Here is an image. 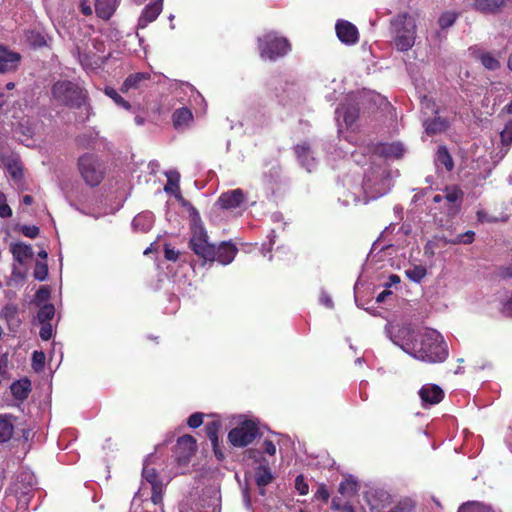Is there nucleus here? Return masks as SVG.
<instances>
[{
  "label": "nucleus",
  "mask_w": 512,
  "mask_h": 512,
  "mask_svg": "<svg viewBox=\"0 0 512 512\" xmlns=\"http://www.w3.org/2000/svg\"><path fill=\"white\" fill-rule=\"evenodd\" d=\"M400 347L412 357L428 363L443 362L448 356L447 345L435 330L423 333L419 343H405Z\"/></svg>",
  "instance_id": "obj_1"
},
{
  "label": "nucleus",
  "mask_w": 512,
  "mask_h": 512,
  "mask_svg": "<svg viewBox=\"0 0 512 512\" xmlns=\"http://www.w3.org/2000/svg\"><path fill=\"white\" fill-rule=\"evenodd\" d=\"M54 101L59 105L70 108H80L85 104L86 92L77 83L68 80H59L51 88Z\"/></svg>",
  "instance_id": "obj_2"
},
{
  "label": "nucleus",
  "mask_w": 512,
  "mask_h": 512,
  "mask_svg": "<svg viewBox=\"0 0 512 512\" xmlns=\"http://www.w3.org/2000/svg\"><path fill=\"white\" fill-rule=\"evenodd\" d=\"M192 217V236L190 239V248L196 255L206 261H215L216 246L208 242V235L201 224L199 213L193 209Z\"/></svg>",
  "instance_id": "obj_3"
},
{
  "label": "nucleus",
  "mask_w": 512,
  "mask_h": 512,
  "mask_svg": "<svg viewBox=\"0 0 512 512\" xmlns=\"http://www.w3.org/2000/svg\"><path fill=\"white\" fill-rule=\"evenodd\" d=\"M395 37L394 43L398 50L408 51L415 43L416 23L412 16L404 13L392 22Z\"/></svg>",
  "instance_id": "obj_4"
},
{
  "label": "nucleus",
  "mask_w": 512,
  "mask_h": 512,
  "mask_svg": "<svg viewBox=\"0 0 512 512\" xmlns=\"http://www.w3.org/2000/svg\"><path fill=\"white\" fill-rule=\"evenodd\" d=\"M259 50L262 58L274 61L288 53L290 44L286 38L278 37L274 33H268L259 39Z\"/></svg>",
  "instance_id": "obj_5"
},
{
  "label": "nucleus",
  "mask_w": 512,
  "mask_h": 512,
  "mask_svg": "<svg viewBox=\"0 0 512 512\" xmlns=\"http://www.w3.org/2000/svg\"><path fill=\"white\" fill-rule=\"evenodd\" d=\"M78 167L86 184L97 186L104 178V171L98 158L92 154H85L78 160Z\"/></svg>",
  "instance_id": "obj_6"
},
{
  "label": "nucleus",
  "mask_w": 512,
  "mask_h": 512,
  "mask_svg": "<svg viewBox=\"0 0 512 512\" xmlns=\"http://www.w3.org/2000/svg\"><path fill=\"white\" fill-rule=\"evenodd\" d=\"M258 435V427L253 421H244L239 426L233 428L228 439L233 446L245 447L249 445Z\"/></svg>",
  "instance_id": "obj_7"
},
{
  "label": "nucleus",
  "mask_w": 512,
  "mask_h": 512,
  "mask_svg": "<svg viewBox=\"0 0 512 512\" xmlns=\"http://www.w3.org/2000/svg\"><path fill=\"white\" fill-rule=\"evenodd\" d=\"M196 451V440L191 435L181 436L176 444V454L179 463L186 464Z\"/></svg>",
  "instance_id": "obj_8"
},
{
  "label": "nucleus",
  "mask_w": 512,
  "mask_h": 512,
  "mask_svg": "<svg viewBox=\"0 0 512 512\" xmlns=\"http://www.w3.org/2000/svg\"><path fill=\"white\" fill-rule=\"evenodd\" d=\"M338 39L347 45L357 43L359 39L358 29L355 25L346 20H338L335 26Z\"/></svg>",
  "instance_id": "obj_9"
},
{
  "label": "nucleus",
  "mask_w": 512,
  "mask_h": 512,
  "mask_svg": "<svg viewBox=\"0 0 512 512\" xmlns=\"http://www.w3.org/2000/svg\"><path fill=\"white\" fill-rule=\"evenodd\" d=\"M294 151L301 166L308 172H312L316 163L310 144L307 142H301L294 147Z\"/></svg>",
  "instance_id": "obj_10"
},
{
  "label": "nucleus",
  "mask_w": 512,
  "mask_h": 512,
  "mask_svg": "<svg viewBox=\"0 0 512 512\" xmlns=\"http://www.w3.org/2000/svg\"><path fill=\"white\" fill-rule=\"evenodd\" d=\"M245 200L244 192L241 189H234L222 193L218 198V204L223 209H234L239 207Z\"/></svg>",
  "instance_id": "obj_11"
},
{
  "label": "nucleus",
  "mask_w": 512,
  "mask_h": 512,
  "mask_svg": "<svg viewBox=\"0 0 512 512\" xmlns=\"http://www.w3.org/2000/svg\"><path fill=\"white\" fill-rule=\"evenodd\" d=\"M20 59V54L0 46V73H8L16 70Z\"/></svg>",
  "instance_id": "obj_12"
},
{
  "label": "nucleus",
  "mask_w": 512,
  "mask_h": 512,
  "mask_svg": "<svg viewBox=\"0 0 512 512\" xmlns=\"http://www.w3.org/2000/svg\"><path fill=\"white\" fill-rule=\"evenodd\" d=\"M366 498L372 511L383 509L391 503L390 494L382 489L369 491Z\"/></svg>",
  "instance_id": "obj_13"
},
{
  "label": "nucleus",
  "mask_w": 512,
  "mask_h": 512,
  "mask_svg": "<svg viewBox=\"0 0 512 512\" xmlns=\"http://www.w3.org/2000/svg\"><path fill=\"white\" fill-rule=\"evenodd\" d=\"M505 0H474L473 9L482 14L495 15L505 7Z\"/></svg>",
  "instance_id": "obj_14"
},
{
  "label": "nucleus",
  "mask_w": 512,
  "mask_h": 512,
  "mask_svg": "<svg viewBox=\"0 0 512 512\" xmlns=\"http://www.w3.org/2000/svg\"><path fill=\"white\" fill-rule=\"evenodd\" d=\"M425 133L433 136L446 131L449 127V122L440 116L428 117L423 121Z\"/></svg>",
  "instance_id": "obj_15"
},
{
  "label": "nucleus",
  "mask_w": 512,
  "mask_h": 512,
  "mask_svg": "<svg viewBox=\"0 0 512 512\" xmlns=\"http://www.w3.org/2000/svg\"><path fill=\"white\" fill-rule=\"evenodd\" d=\"M237 251V247L234 244L222 242L218 247H216L215 260L223 265H227L234 260Z\"/></svg>",
  "instance_id": "obj_16"
},
{
  "label": "nucleus",
  "mask_w": 512,
  "mask_h": 512,
  "mask_svg": "<svg viewBox=\"0 0 512 512\" xmlns=\"http://www.w3.org/2000/svg\"><path fill=\"white\" fill-rule=\"evenodd\" d=\"M419 396L424 403L437 404L443 398V391L437 385H425L420 389Z\"/></svg>",
  "instance_id": "obj_17"
},
{
  "label": "nucleus",
  "mask_w": 512,
  "mask_h": 512,
  "mask_svg": "<svg viewBox=\"0 0 512 512\" xmlns=\"http://www.w3.org/2000/svg\"><path fill=\"white\" fill-rule=\"evenodd\" d=\"M163 0H156L147 5L139 18V26L145 27L148 23L153 22L162 11Z\"/></svg>",
  "instance_id": "obj_18"
},
{
  "label": "nucleus",
  "mask_w": 512,
  "mask_h": 512,
  "mask_svg": "<svg viewBox=\"0 0 512 512\" xmlns=\"http://www.w3.org/2000/svg\"><path fill=\"white\" fill-rule=\"evenodd\" d=\"M116 9L115 0H96L95 11L98 17L108 20Z\"/></svg>",
  "instance_id": "obj_19"
},
{
  "label": "nucleus",
  "mask_w": 512,
  "mask_h": 512,
  "mask_svg": "<svg viewBox=\"0 0 512 512\" xmlns=\"http://www.w3.org/2000/svg\"><path fill=\"white\" fill-rule=\"evenodd\" d=\"M149 79H150L149 73L138 72V73L131 74L125 79L121 90L123 92H127L130 89H137L140 87L142 82L149 80Z\"/></svg>",
  "instance_id": "obj_20"
},
{
  "label": "nucleus",
  "mask_w": 512,
  "mask_h": 512,
  "mask_svg": "<svg viewBox=\"0 0 512 512\" xmlns=\"http://www.w3.org/2000/svg\"><path fill=\"white\" fill-rule=\"evenodd\" d=\"M14 433L12 416L0 415V444L9 441Z\"/></svg>",
  "instance_id": "obj_21"
},
{
  "label": "nucleus",
  "mask_w": 512,
  "mask_h": 512,
  "mask_svg": "<svg viewBox=\"0 0 512 512\" xmlns=\"http://www.w3.org/2000/svg\"><path fill=\"white\" fill-rule=\"evenodd\" d=\"M31 391V383L28 379H22L11 385L12 395L18 400H25Z\"/></svg>",
  "instance_id": "obj_22"
},
{
  "label": "nucleus",
  "mask_w": 512,
  "mask_h": 512,
  "mask_svg": "<svg viewBox=\"0 0 512 512\" xmlns=\"http://www.w3.org/2000/svg\"><path fill=\"white\" fill-rule=\"evenodd\" d=\"M273 480L268 464H260L255 471V481L259 487H265Z\"/></svg>",
  "instance_id": "obj_23"
},
{
  "label": "nucleus",
  "mask_w": 512,
  "mask_h": 512,
  "mask_svg": "<svg viewBox=\"0 0 512 512\" xmlns=\"http://www.w3.org/2000/svg\"><path fill=\"white\" fill-rule=\"evenodd\" d=\"M11 251H12L14 258L19 263H24L27 259H29L33 256L32 247L30 245H26L23 243L14 244L11 247Z\"/></svg>",
  "instance_id": "obj_24"
},
{
  "label": "nucleus",
  "mask_w": 512,
  "mask_h": 512,
  "mask_svg": "<svg viewBox=\"0 0 512 512\" xmlns=\"http://www.w3.org/2000/svg\"><path fill=\"white\" fill-rule=\"evenodd\" d=\"M173 124L176 129L186 127L192 121L193 115L189 109L181 108L173 113Z\"/></svg>",
  "instance_id": "obj_25"
},
{
  "label": "nucleus",
  "mask_w": 512,
  "mask_h": 512,
  "mask_svg": "<svg viewBox=\"0 0 512 512\" xmlns=\"http://www.w3.org/2000/svg\"><path fill=\"white\" fill-rule=\"evenodd\" d=\"M436 165H443L447 171H451L454 168V162L445 146H440L436 153L435 158Z\"/></svg>",
  "instance_id": "obj_26"
},
{
  "label": "nucleus",
  "mask_w": 512,
  "mask_h": 512,
  "mask_svg": "<svg viewBox=\"0 0 512 512\" xmlns=\"http://www.w3.org/2000/svg\"><path fill=\"white\" fill-rule=\"evenodd\" d=\"M337 118L343 117L347 126H351L358 117V109L354 106H342L336 110Z\"/></svg>",
  "instance_id": "obj_27"
},
{
  "label": "nucleus",
  "mask_w": 512,
  "mask_h": 512,
  "mask_svg": "<svg viewBox=\"0 0 512 512\" xmlns=\"http://www.w3.org/2000/svg\"><path fill=\"white\" fill-rule=\"evenodd\" d=\"M220 428V423L217 421H213L211 423H208L205 427L207 437L210 439L212 446L214 448L215 454L218 458L223 457L221 453H218L217 446H218V430Z\"/></svg>",
  "instance_id": "obj_28"
},
{
  "label": "nucleus",
  "mask_w": 512,
  "mask_h": 512,
  "mask_svg": "<svg viewBox=\"0 0 512 512\" xmlns=\"http://www.w3.org/2000/svg\"><path fill=\"white\" fill-rule=\"evenodd\" d=\"M458 512H494V510L483 503L471 501L462 504L459 507Z\"/></svg>",
  "instance_id": "obj_29"
},
{
  "label": "nucleus",
  "mask_w": 512,
  "mask_h": 512,
  "mask_svg": "<svg viewBox=\"0 0 512 512\" xmlns=\"http://www.w3.org/2000/svg\"><path fill=\"white\" fill-rule=\"evenodd\" d=\"M142 476L149 484H151V488L156 487V489H158V487L162 485L156 470L148 465L144 466Z\"/></svg>",
  "instance_id": "obj_30"
},
{
  "label": "nucleus",
  "mask_w": 512,
  "mask_h": 512,
  "mask_svg": "<svg viewBox=\"0 0 512 512\" xmlns=\"http://www.w3.org/2000/svg\"><path fill=\"white\" fill-rule=\"evenodd\" d=\"M404 149L400 143H392L383 145L381 153L386 157L399 158L403 155Z\"/></svg>",
  "instance_id": "obj_31"
},
{
  "label": "nucleus",
  "mask_w": 512,
  "mask_h": 512,
  "mask_svg": "<svg viewBox=\"0 0 512 512\" xmlns=\"http://www.w3.org/2000/svg\"><path fill=\"white\" fill-rule=\"evenodd\" d=\"M426 268L424 266L418 265L413 266L405 271L406 276L414 281L419 283L426 276Z\"/></svg>",
  "instance_id": "obj_32"
},
{
  "label": "nucleus",
  "mask_w": 512,
  "mask_h": 512,
  "mask_svg": "<svg viewBox=\"0 0 512 512\" xmlns=\"http://www.w3.org/2000/svg\"><path fill=\"white\" fill-rule=\"evenodd\" d=\"M481 64L488 70H496L500 67V62L491 53H483L479 57Z\"/></svg>",
  "instance_id": "obj_33"
},
{
  "label": "nucleus",
  "mask_w": 512,
  "mask_h": 512,
  "mask_svg": "<svg viewBox=\"0 0 512 512\" xmlns=\"http://www.w3.org/2000/svg\"><path fill=\"white\" fill-rule=\"evenodd\" d=\"M54 314V306L52 304H46L40 308L37 317L40 323H49L48 321L54 317Z\"/></svg>",
  "instance_id": "obj_34"
},
{
  "label": "nucleus",
  "mask_w": 512,
  "mask_h": 512,
  "mask_svg": "<svg viewBox=\"0 0 512 512\" xmlns=\"http://www.w3.org/2000/svg\"><path fill=\"white\" fill-rule=\"evenodd\" d=\"M457 18L458 13L447 11L439 17L438 23L442 29H446L451 27L455 23Z\"/></svg>",
  "instance_id": "obj_35"
},
{
  "label": "nucleus",
  "mask_w": 512,
  "mask_h": 512,
  "mask_svg": "<svg viewBox=\"0 0 512 512\" xmlns=\"http://www.w3.org/2000/svg\"><path fill=\"white\" fill-rule=\"evenodd\" d=\"M106 95H108L113 101L123 107L126 110L131 109V105L128 101H126L115 89L113 88H106L105 90Z\"/></svg>",
  "instance_id": "obj_36"
},
{
  "label": "nucleus",
  "mask_w": 512,
  "mask_h": 512,
  "mask_svg": "<svg viewBox=\"0 0 512 512\" xmlns=\"http://www.w3.org/2000/svg\"><path fill=\"white\" fill-rule=\"evenodd\" d=\"M463 197V192L458 187H451L446 189V194L444 198L450 204H456L457 202H461Z\"/></svg>",
  "instance_id": "obj_37"
},
{
  "label": "nucleus",
  "mask_w": 512,
  "mask_h": 512,
  "mask_svg": "<svg viewBox=\"0 0 512 512\" xmlns=\"http://www.w3.org/2000/svg\"><path fill=\"white\" fill-rule=\"evenodd\" d=\"M33 275L35 279L44 281L48 275V265L46 261H37L35 264Z\"/></svg>",
  "instance_id": "obj_38"
},
{
  "label": "nucleus",
  "mask_w": 512,
  "mask_h": 512,
  "mask_svg": "<svg viewBox=\"0 0 512 512\" xmlns=\"http://www.w3.org/2000/svg\"><path fill=\"white\" fill-rule=\"evenodd\" d=\"M166 176L168 178V182L165 185V188H164L165 191L169 192L173 188H177L178 189V183H179V179H180L179 173L177 171H175V170H172V171L167 172Z\"/></svg>",
  "instance_id": "obj_39"
},
{
  "label": "nucleus",
  "mask_w": 512,
  "mask_h": 512,
  "mask_svg": "<svg viewBox=\"0 0 512 512\" xmlns=\"http://www.w3.org/2000/svg\"><path fill=\"white\" fill-rule=\"evenodd\" d=\"M45 364V354L42 351H34L32 355V367L35 371L43 369Z\"/></svg>",
  "instance_id": "obj_40"
},
{
  "label": "nucleus",
  "mask_w": 512,
  "mask_h": 512,
  "mask_svg": "<svg viewBox=\"0 0 512 512\" xmlns=\"http://www.w3.org/2000/svg\"><path fill=\"white\" fill-rule=\"evenodd\" d=\"M501 142L506 145L510 146L512 144V121L508 122L501 132Z\"/></svg>",
  "instance_id": "obj_41"
},
{
  "label": "nucleus",
  "mask_w": 512,
  "mask_h": 512,
  "mask_svg": "<svg viewBox=\"0 0 512 512\" xmlns=\"http://www.w3.org/2000/svg\"><path fill=\"white\" fill-rule=\"evenodd\" d=\"M356 490H357V484L353 481L342 482L339 485V492L341 494L352 495V494L356 493Z\"/></svg>",
  "instance_id": "obj_42"
},
{
  "label": "nucleus",
  "mask_w": 512,
  "mask_h": 512,
  "mask_svg": "<svg viewBox=\"0 0 512 512\" xmlns=\"http://www.w3.org/2000/svg\"><path fill=\"white\" fill-rule=\"evenodd\" d=\"M12 215L10 206L6 203V196L0 192V217L8 218Z\"/></svg>",
  "instance_id": "obj_43"
},
{
  "label": "nucleus",
  "mask_w": 512,
  "mask_h": 512,
  "mask_svg": "<svg viewBox=\"0 0 512 512\" xmlns=\"http://www.w3.org/2000/svg\"><path fill=\"white\" fill-rule=\"evenodd\" d=\"M413 503L410 500L400 501L394 508L389 512H411L413 510Z\"/></svg>",
  "instance_id": "obj_44"
},
{
  "label": "nucleus",
  "mask_w": 512,
  "mask_h": 512,
  "mask_svg": "<svg viewBox=\"0 0 512 512\" xmlns=\"http://www.w3.org/2000/svg\"><path fill=\"white\" fill-rule=\"evenodd\" d=\"M421 108L425 115L429 116L430 114H437V110L435 109V103L427 98H424L421 102Z\"/></svg>",
  "instance_id": "obj_45"
},
{
  "label": "nucleus",
  "mask_w": 512,
  "mask_h": 512,
  "mask_svg": "<svg viewBox=\"0 0 512 512\" xmlns=\"http://www.w3.org/2000/svg\"><path fill=\"white\" fill-rule=\"evenodd\" d=\"M473 240H474V232L467 231L464 234L457 235V237L452 241V243H454V244H457V243L470 244L473 242Z\"/></svg>",
  "instance_id": "obj_46"
},
{
  "label": "nucleus",
  "mask_w": 512,
  "mask_h": 512,
  "mask_svg": "<svg viewBox=\"0 0 512 512\" xmlns=\"http://www.w3.org/2000/svg\"><path fill=\"white\" fill-rule=\"evenodd\" d=\"M50 297V290L46 286H42L35 294V301L37 303L45 302Z\"/></svg>",
  "instance_id": "obj_47"
},
{
  "label": "nucleus",
  "mask_w": 512,
  "mask_h": 512,
  "mask_svg": "<svg viewBox=\"0 0 512 512\" xmlns=\"http://www.w3.org/2000/svg\"><path fill=\"white\" fill-rule=\"evenodd\" d=\"M295 488L301 495H306L308 493V484L305 482L302 475L296 477Z\"/></svg>",
  "instance_id": "obj_48"
},
{
  "label": "nucleus",
  "mask_w": 512,
  "mask_h": 512,
  "mask_svg": "<svg viewBox=\"0 0 512 512\" xmlns=\"http://www.w3.org/2000/svg\"><path fill=\"white\" fill-rule=\"evenodd\" d=\"M21 232L29 238H36L39 234V228L37 226L24 225L21 227Z\"/></svg>",
  "instance_id": "obj_49"
},
{
  "label": "nucleus",
  "mask_w": 512,
  "mask_h": 512,
  "mask_svg": "<svg viewBox=\"0 0 512 512\" xmlns=\"http://www.w3.org/2000/svg\"><path fill=\"white\" fill-rule=\"evenodd\" d=\"M203 422V414L202 413H194L188 418V425L191 428L199 427Z\"/></svg>",
  "instance_id": "obj_50"
},
{
  "label": "nucleus",
  "mask_w": 512,
  "mask_h": 512,
  "mask_svg": "<svg viewBox=\"0 0 512 512\" xmlns=\"http://www.w3.org/2000/svg\"><path fill=\"white\" fill-rule=\"evenodd\" d=\"M52 325L50 323H42V327L40 329V337L47 341L52 337Z\"/></svg>",
  "instance_id": "obj_51"
},
{
  "label": "nucleus",
  "mask_w": 512,
  "mask_h": 512,
  "mask_svg": "<svg viewBox=\"0 0 512 512\" xmlns=\"http://www.w3.org/2000/svg\"><path fill=\"white\" fill-rule=\"evenodd\" d=\"M164 256L167 260L176 261L179 256V252L176 251L175 249L171 248L169 245H165Z\"/></svg>",
  "instance_id": "obj_52"
},
{
  "label": "nucleus",
  "mask_w": 512,
  "mask_h": 512,
  "mask_svg": "<svg viewBox=\"0 0 512 512\" xmlns=\"http://www.w3.org/2000/svg\"><path fill=\"white\" fill-rule=\"evenodd\" d=\"M152 490V496H151V500L154 504H159L162 502V490H163V485H161L160 487H158V489H156V487H153L151 488Z\"/></svg>",
  "instance_id": "obj_53"
},
{
  "label": "nucleus",
  "mask_w": 512,
  "mask_h": 512,
  "mask_svg": "<svg viewBox=\"0 0 512 512\" xmlns=\"http://www.w3.org/2000/svg\"><path fill=\"white\" fill-rule=\"evenodd\" d=\"M498 274L502 278H512V262L506 266H501Z\"/></svg>",
  "instance_id": "obj_54"
},
{
  "label": "nucleus",
  "mask_w": 512,
  "mask_h": 512,
  "mask_svg": "<svg viewBox=\"0 0 512 512\" xmlns=\"http://www.w3.org/2000/svg\"><path fill=\"white\" fill-rule=\"evenodd\" d=\"M315 495L317 498L322 499L324 501H327L329 498V492L327 491L324 485L319 486Z\"/></svg>",
  "instance_id": "obj_55"
},
{
  "label": "nucleus",
  "mask_w": 512,
  "mask_h": 512,
  "mask_svg": "<svg viewBox=\"0 0 512 512\" xmlns=\"http://www.w3.org/2000/svg\"><path fill=\"white\" fill-rule=\"evenodd\" d=\"M264 451L269 455H274L276 453V446L271 440L264 441Z\"/></svg>",
  "instance_id": "obj_56"
},
{
  "label": "nucleus",
  "mask_w": 512,
  "mask_h": 512,
  "mask_svg": "<svg viewBox=\"0 0 512 512\" xmlns=\"http://www.w3.org/2000/svg\"><path fill=\"white\" fill-rule=\"evenodd\" d=\"M80 10L85 16L92 15V8L87 1H82L80 3Z\"/></svg>",
  "instance_id": "obj_57"
},
{
  "label": "nucleus",
  "mask_w": 512,
  "mask_h": 512,
  "mask_svg": "<svg viewBox=\"0 0 512 512\" xmlns=\"http://www.w3.org/2000/svg\"><path fill=\"white\" fill-rule=\"evenodd\" d=\"M320 302L326 306L327 308H332L333 307V301L331 299V297L328 295V294H322L321 297H320Z\"/></svg>",
  "instance_id": "obj_58"
},
{
  "label": "nucleus",
  "mask_w": 512,
  "mask_h": 512,
  "mask_svg": "<svg viewBox=\"0 0 512 512\" xmlns=\"http://www.w3.org/2000/svg\"><path fill=\"white\" fill-rule=\"evenodd\" d=\"M503 313H505L508 316H512V296L504 304Z\"/></svg>",
  "instance_id": "obj_59"
},
{
  "label": "nucleus",
  "mask_w": 512,
  "mask_h": 512,
  "mask_svg": "<svg viewBox=\"0 0 512 512\" xmlns=\"http://www.w3.org/2000/svg\"><path fill=\"white\" fill-rule=\"evenodd\" d=\"M9 169H10V173L13 178H19L22 176V170L20 167L15 165V166H10Z\"/></svg>",
  "instance_id": "obj_60"
},
{
  "label": "nucleus",
  "mask_w": 512,
  "mask_h": 512,
  "mask_svg": "<svg viewBox=\"0 0 512 512\" xmlns=\"http://www.w3.org/2000/svg\"><path fill=\"white\" fill-rule=\"evenodd\" d=\"M391 294V291L389 290H384L382 291L377 297H376V301L378 303H382L385 301L386 297L389 296Z\"/></svg>",
  "instance_id": "obj_61"
},
{
  "label": "nucleus",
  "mask_w": 512,
  "mask_h": 512,
  "mask_svg": "<svg viewBox=\"0 0 512 512\" xmlns=\"http://www.w3.org/2000/svg\"><path fill=\"white\" fill-rule=\"evenodd\" d=\"M400 282V278L396 274H392L389 276V283L386 284V286H392L394 284H398Z\"/></svg>",
  "instance_id": "obj_62"
},
{
  "label": "nucleus",
  "mask_w": 512,
  "mask_h": 512,
  "mask_svg": "<svg viewBox=\"0 0 512 512\" xmlns=\"http://www.w3.org/2000/svg\"><path fill=\"white\" fill-rule=\"evenodd\" d=\"M22 201L25 205H31L33 203V198L30 195H25Z\"/></svg>",
  "instance_id": "obj_63"
},
{
  "label": "nucleus",
  "mask_w": 512,
  "mask_h": 512,
  "mask_svg": "<svg viewBox=\"0 0 512 512\" xmlns=\"http://www.w3.org/2000/svg\"><path fill=\"white\" fill-rule=\"evenodd\" d=\"M443 199H444V196L439 195V194H438V195H435V196L433 197V201H434L435 203H439V202H441Z\"/></svg>",
  "instance_id": "obj_64"
}]
</instances>
